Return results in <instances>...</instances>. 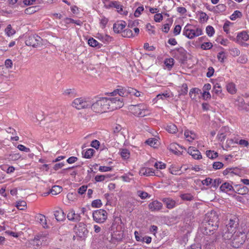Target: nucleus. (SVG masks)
I'll return each mask as SVG.
<instances>
[{"instance_id":"nucleus-40","label":"nucleus","mask_w":249,"mask_h":249,"mask_svg":"<svg viewBox=\"0 0 249 249\" xmlns=\"http://www.w3.org/2000/svg\"><path fill=\"white\" fill-rule=\"evenodd\" d=\"M180 198L183 200L191 201L194 197L191 194H183L180 196Z\"/></svg>"},{"instance_id":"nucleus-38","label":"nucleus","mask_w":249,"mask_h":249,"mask_svg":"<svg viewBox=\"0 0 249 249\" xmlns=\"http://www.w3.org/2000/svg\"><path fill=\"white\" fill-rule=\"evenodd\" d=\"M242 16V13L238 10H236L230 16V19L231 20H235L237 18H241Z\"/></svg>"},{"instance_id":"nucleus-2","label":"nucleus","mask_w":249,"mask_h":249,"mask_svg":"<svg viewBox=\"0 0 249 249\" xmlns=\"http://www.w3.org/2000/svg\"><path fill=\"white\" fill-rule=\"evenodd\" d=\"M222 237L224 240H231V244L234 248H239L247 239L246 233L240 231H235L231 233H223Z\"/></svg>"},{"instance_id":"nucleus-31","label":"nucleus","mask_w":249,"mask_h":249,"mask_svg":"<svg viewBox=\"0 0 249 249\" xmlns=\"http://www.w3.org/2000/svg\"><path fill=\"white\" fill-rule=\"evenodd\" d=\"M166 130L170 133H175L177 130L178 128L176 125L173 124H170L167 125L166 127Z\"/></svg>"},{"instance_id":"nucleus-10","label":"nucleus","mask_w":249,"mask_h":249,"mask_svg":"<svg viewBox=\"0 0 249 249\" xmlns=\"http://www.w3.org/2000/svg\"><path fill=\"white\" fill-rule=\"evenodd\" d=\"M74 231L81 238H85L88 233L86 225L83 222H80L75 226Z\"/></svg>"},{"instance_id":"nucleus-8","label":"nucleus","mask_w":249,"mask_h":249,"mask_svg":"<svg viewBox=\"0 0 249 249\" xmlns=\"http://www.w3.org/2000/svg\"><path fill=\"white\" fill-rule=\"evenodd\" d=\"M131 109L135 115L140 117H144L149 114L146 107L143 104L133 106Z\"/></svg>"},{"instance_id":"nucleus-12","label":"nucleus","mask_w":249,"mask_h":249,"mask_svg":"<svg viewBox=\"0 0 249 249\" xmlns=\"http://www.w3.org/2000/svg\"><path fill=\"white\" fill-rule=\"evenodd\" d=\"M188 153L191 155L194 159L199 160L202 158L199 151L194 147H189L188 149Z\"/></svg>"},{"instance_id":"nucleus-52","label":"nucleus","mask_w":249,"mask_h":249,"mask_svg":"<svg viewBox=\"0 0 249 249\" xmlns=\"http://www.w3.org/2000/svg\"><path fill=\"white\" fill-rule=\"evenodd\" d=\"M26 206V203L24 201H19L17 202V207L18 209L23 210Z\"/></svg>"},{"instance_id":"nucleus-55","label":"nucleus","mask_w":249,"mask_h":249,"mask_svg":"<svg viewBox=\"0 0 249 249\" xmlns=\"http://www.w3.org/2000/svg\"><path fill=\"white\" fill-rule=\"evenodd\" d=\"M144 8L143 6L138 7L135 11L134 16L135 17H139L140 15L141 14Z\"/></svg>"},{"instance_id":"nucleus-19","label":"nucleus","mask_w":249,"mask_h":249,"mask_svg":"<svg viewBox=\"0 0 249 249\" xmlns=\"http://www.w3.org/2000/svg\"><path fill=\"white\" fill-rule=\"evenodd\" d=\"M178 148H180L182 149H183L182 146H180L176 143H171L168 147V149L170 151L172 152L176 155H179L181 154V153L180 151L178 150Z\"/></svg>"},{"instance_id":"nucleus-41","label":"nucleus","mask_w":249,"mask_h":249,"mask_svg":"<svg viewBox=\"0 0 249 249\" xmlns=\"http://www.w3.org/2000/svg\"><path fill=\"white\" fill-rule=\"evenodd\" d=\"M206 155L209 158L213 159L218 157V153L213 151L208 150L206 151Z\"/></svg>"},{"instance_id":"nucleus-22","label":"nucleus","mask_w":249,"mask_h":249,"mask_svg":"<svg viewBox=\"0 0 249 249\" xmlns=\"http://www.w3.org/2000/svg\"><path fill=\"white\" fill-rule=\"evenodd\" d=\"M162 201L166 205V206L168 209H173L176 206V202L172 199L164 198L162 199Z\"/></svg>"},{"instance_id":"nucleus-7","label":"nucleus","mask_w":249,"mask_h":249,"mask_svg":"<svg viewBox=\"0 0 249 249\" xmlns=\"http://www.w3.org/2000/svg\"><path fill=\"white\" fill-rule=\"evenodd\" d=\"M91 102L88 98L80 97L76 98L72 103V106L77 109L91 107Z\"/></svg>"},{"instance_id":"nucleus-5","label":"nucleus","mask_w":249,"mask_h":249,"mask_svg":"<svg viewBox=\"0 0 249 249\" xmlns=\"http://www.w3.org/2000/svg\"><path fill=\"white\" fill-rule=\"evenodd\" d=\"M114 226V223H112L111 227L109 228L108 230H105L104 231H102V234L101 235L102 236V238L103 241L108 240V237L107 235H108L109 232L113 230V228ZM111 239L109 241H112V242H114V240L117 241H121L124 238V232L122 231H114L113 233H111Z\"/></svg>"},{"instance_id":"nucleus-18","label":"nucleus","mask_w":249,"mask_h":249,"mask_svg":"<svg viewBox=\"0 0 249 249\" xmlns=\"http://www.w3.org/2000/svg\"><path fill=\"white\" fill-rule=\"evenodd\" d=\"M249 39V36L245 31H243L239 33L236 37V41L241 44L243 41H247Z\"/></svg>"},{"instance_id":"nucleus-33","label":"nucleus","mask_w":249,"mask_h":249,"mask_svg":"<svg viewBox=\"0 0 249 249\" xmlns=\"http://www.w3.org/2000/svg\"><path fill=\"white\" fill-rule=\"evenodd\" d=\"M95 150L92 148L88 149L84 153L83 152L84 157L86 159H90L93 155Z\"/></svg>"},{"instance_id":"nucleus-54","label":"nucleus","mask_w":249,"mask_h":249,"mask_svg":"<svg viewBox=\"0 0 249 249\" xmlns=\"http://www.w3.org/2000/svg\"><path fill=\"white\" fill-rule=\"evenodd\" d=\"M224 164L219 161L214 162L213 164V168L215 170L220 169L222 168Z\"/></svg>"},{"instance_id":"nucleus-16","label":"nucleus","mask_w":249,"mask_h":249,"mask_svg":"<svg viewBox=\"0 0 249 249\" xmlns=\"http://www.w3.org/2000/svg\"><path fill=\"white\" fill-rule=\"evenodd\" d=\"M127 87L126 88H123L116 89L114 90L112 92H111L110 94L112 96H114L117 95V94L119 95L120 96H122V98L123 100V97L127 96V92H126L127 91ZM119 98H121L120 97Z\"/></svg>"},{"instance_id":"nucleus-9","label":"nucleus","mask_w":249,"mask_h":249,"mask_svg":"<svg viewBox=\"0 0 249 249\" xmlns=\"http://www.w3.org/2000/svg\"><path fill=\"white\" fill-rule=\"evenodd\" d=\"M93 220L97 223H103L107 219V213L103 209L94 211L92 213Z\"/></svg>"},{"instance_id":"nucleus-24","label":"nucleus","mask_w":249,"mask_h":249,"mask_svg":"<svg viewBox=\"0 0 249 249\" xmlns=\"http://www.w3.org/2000/svg\"><path fill=\"white\" fill-rule=\"evenodd\" d=\"M220 189L222 192H227L233 190V188L229 183L225 182L221 185Z\"/></svg>"},{"instance_id":"nucleus-62","label":"nucleus","mask_w":249,"mask_h":249,"mask_svg":"<svg viewBox=\"0 0 249 249\" xmlns=\"http://www.w3.org/2000/svg\"><path fill=\"white\" fill-rule=\"evenodd\" d=\"M18 148L22 151L25 152L26 153L29 152L30 151V150L29 148H27L22 144H19L18 146Z\"/></svg>"},{"instance_id":"nucleus-45","label":"nucleus","mask_w":249,"mask_h":249,"mask_svg":"<svg viewBox=\"0 0 249 249\" xmlns=\"http://www.w3.org/2000/svg\"><path fill=\"white\" fill-rule=\"evenodd\" d=\"M206 32L208 36H212L214 33V29L212 26L209 25L206 27Z\"/></svg>"},{"instance_id":"nucleus-53","label":"nucleus","mask_w":249,"mask_h":249,"mask_svg":"<svg viewBox=\"0 0 249 249\" xmlns=\"http://www.w3.org/2000/svg\"><path fill=\"white\" fill-rule=\"evenodd\" d=\"M200 14V21H206L209 18V17L207 16V15L202 11L199 12Z\"/></svg>"},{"instance_id":"nucleus-37","label":"nucleus","mask_w":249,"mask_h":249,"mask_svg":"<svg viewBox=\"0 0 249 249\" xmlns=\"http://www.w3.org/2000/svg\"><path fill=\"white\" fill-rule=\"evenodd\" d=\"M48 235L47 232H42L35 236V241L37 240H41L42 241H44L45 240H46V238Z\"/></svg>"},{"instance_id":"nucleus-30","label":"nucleus","mask_w":249,"mask_h":249,"mask_svg":"<svg viewBox=\"0 0 249 249\" xmlns=\"http://www.w3.org/2000/svg\"><path fill=\"white\" fill-rule=\"evenodd\" d=\"M62 188L58 185H54L53 186L50 191V193L53 195H56L62 191Z\"/></svg>"},{"instance_id":"nucleus-60","label":"nucleus","mask_w":249,"mask_h":249,"mask_svg":"<svg viewBox=\"0 0 249 249\" xmlns=\"http://www.w3.org/2000/svg\"><path fill=\"white\" fill-rule=\"evenodd\" d=\"M157 140L154 138L149 139L146 141V143L151 146H154L156 143Z\"/></svg>"},{"instance_id":"nucleus-15","label":"nucleus","mask_w":249,"mask_h":249,"mask_svg":"<svg viewBox=\"0 0 249 249\" xmlns=\"http://www.w3.org/2000/svg\"><path fill=\"white\" fill-rule=\"evenodd\" d=\"M126 23L124 21L117 22L113 25V30L116 33H119L123 30L126 26Z\"/></svg>"},{"instance_id":"nucleus-23","label":"nucleus","mask_w":249,"mask_h":249,"mask_svg":"<svg viewBox=\"0 0 249 249\" xmlns=\"http://www.w3.org/2000/svg\"><path fill=\"white\" fill-rule=\"evenodd\" d=\"M213 92L220 97H222L224 95L222 92V88L219 83H216L214 85Z\"/></svg>"},{"instance_id":"nucleus-44","label":"nucleus","mask_w":249,"mask_h":249,"mask_svg":"<svg viewBox=\"0 0 249 249\" xmlns=\"http://www.w3.org/2000/svg\"><path fill=\"white\" fill-rule=\"evenodd\" d=\"M226 137V135L223 132V129H221L217 136L218 139L222 142L225 139Z\"/></svg>"},{"instance_id":"nucleus-61","label":"nucleus","mask_w":249,"mask_h":249,"mask_svg":"<svg viewBox=\"0 0 249 249\" xmlns=\"http://www.w3.org/2000/svg\"><path fill=\"white\" fill-rule=\"evenodd\" d=\"M235 169V168H228L223 171V174L224 175H227L229 173L234 174V170Z\"/></svg>"},{"instance_id":"nucleus-35","label":"nucleus","mask_w":249,"mask_h":249,"mask_svg":"<svg viewBox=\"0 0 249 249\" xmlns=\"http://www.w3.org/2000/svg\"><path fill=\"white\" fill-rule=\"evenodd\" d=\"M137 195L142 199H144L150 197V196L147 193L141 190L137 191Z\"/></svg>"},{"instance_id":"nucleus-58","label":"nucleus","mask_w":249,"mask_h":249,"mask_svg":"<svg viewBox=\"0 0 249 249\" xmlns=\"http://www.w3.org/2000/svg\"><path fill=\"white\" fill-rule=\"evenodd\" d=\"M230 52L231 55L233 56H238L240 53V51L237 48H233L230 50Z\"/></svg>"},{"instance_id":"nucleus-43","label":"nucleus","mask_w":249,"mask_h":249,"mask_svg":"<svg viewBox=\"0 0 249 249\" xmlns=\"http://www.w3.org/2000/svg\"><path fill=\"white\" fill-rule=\"evenodd\" d=\"M174 59L170 58L165 60L164 64L168 68H171L174 65Z\"/></svg>"},{"instance_id":"nucleus-34","label":"nucleus","mask_w":249,"mask_h":249,"mask_svg":"<svg viewBox=\"0 0 249 249\" xmlns=\"http://www.w3.org/2000/svg\"><path fill=\"white\" fill-rule=\"evenodd\" d=\"M227 90L231 94H234L236 92L235 86L233 83H230L227 85Z\"/></svg>"},{"instance_id":"nucleus-14","label":"nucleus","mask_w":249,"mask_h":249,"mask_svg":"<svg viewBox=\"0 0 249 249\" xmlns=\"http://www.w3.org/2000/svg\"><path fill=\"white\" fill-rule=\"evenodd\" d=\"M185 50L182 48H176L170 51V53L177 58H179L178 54L181 56L184 57L185 55Z\"/></svg>"},{"instance_id":"nucleus-20","label":"nucleus","mask_w":249,"mask_h":249,"mask_svg":"<svg viewBox=\"0 0 249 249\" xmlns=\"http://www.w3.org/2000/svg\"><path fill=\"white\" fill-rule=\"evenodd\" d=\"M67 218L69 220L76 222L80 220L81 216L79 214L75 213L73 210H71L68 213Z\"/></svg>"},{"instance_id":"nucleus-42","label":"nucleus","mask_w":249,"mask_h":249,"mask_svg":"<svg viewBox=\"0 0 249 249\" xmlns=\"http://www.w3.org/2000/svg\"><path fill=\"white\" fill-rule=\"evenodd\" d=\"M5 32L6 34L8 36H10L13 35L15 33V31L14 30L12 29L11 25L10 24L8 25L6 28L5 30Z\"/></svg>"},{"instance_id":"nucleus-47","label":"nucleus","mask_w":249,"mask_h":249,"mask_svg":"<svg viewBox=\"0 0 249 249\" xmlns=\"http://www.w3.org/2000/svg\"><path fill=\"white\" fill-rule=\"evenodd\" d=\"M102 205L100 199H96L93 200L91 203V206L93 208H99Z\"/></svg>"},{"instance_id":"nucleus-11","label":"nucleus","mask_w":249,"mask_h":249,"mask_svg":"<svg viewBox=\"0 0 249 249\" xmlns=\"http://www.w3.org/2000/svg\"><path fill=\"white\" fill-rule=\"evenodd\" d=\"M42 39L37 35L29 36L25 41L26 45L32 46L34 48L39 46L41 44Z\"/></svg>"},{"instance_id":"nucleus-49","label":"nucleus","mask_w":249,"mask_h":249,"mask_svg":"<svg viewBox=\"0 0 249 249\" xmlns=\"http://www.w3.org/2000/svg\"><path fill=\"white\" fill-rule=\"evenodd\" d=\"M217 58L220 62L223 63L226 58L225 53L223 52H219L217 54Z\"/></svg>"},{"instance_id":"nucleus-39","label":"nucleus","mask_w":249,"mask_h":249,"mask_svg":"<svg viewBox=\"0 0 249 249\" xmlns=\"http://www.w3.org/2000/svg\"><path fill=\"white\" fill-rule=\"evenodd\" d=\"M122 36L124 37H131L134 36L135 35H133L132 31L130 29H125L123 31L122 33Z\"/></svg>"},{"instance_id":"nucleus-63","label":"nucleus","mask_w":249,"mask_h":249,"mask_svg":"<svg viewBox=\"0 0 249 249\" xmlns=\"http://www.w3.org/2000/svg\"><path fill=\"white\" fill-rule=\"evenodd\" d=\"M169 95L168 93H164L162 94H159L157 96V98L158 100L159 99H164L167 98L169 97Z\"/></svg>"},{"instance_id":"nucleus-28","label":"nucleus","mask_w":249,"mask_h":249,"mask_svg":"<svg viewBox=\"0 0 249 249\" xmlns=\"http://www.w3.org/2000/svg\"><path fill=\"white\" fill-rule=\"evenodd\" d=\"M181 167H176L175 166L172 165L169 168V172L175 175H180L182 174V173H180Z\"/></svg>"},{"instance_id":"nucleus-59","label":"nucleus","mask_w":249,"mask_h":249,"mask_svg":"<svg viewBox=\"0 0 249 249\" xmlns=\"http://www.w3.org/2000/svg\"><path fill=\"white\" fill-rule=\"evenodd\" d=\"M201 182L203 185H205L206 186H209V185H210L211 184H212L213 179L211 178H206V179L203 180L201 181Z\"/></svg>"},{"instance_id":"nucleus-50","label":"nucleus","mask_w":249,"mask_h":249,"mask_svg":"<svg viewBox=\"0 0 249 249\" xmlns=\"http://www.w3.org/2000/svg\"><path fill=\"white\" fill-rule=\"evenodd\" d=\"M36 12V6H31L26 8L25 10V13L26 14H32Z\"/></svg>"},{"instance_id":"nucleus-3","label":"nucleus","mask_w":249,"mask_h":249,"mask_svg":"<svg viewBox=\"0 0 249 249\" xmlns=\"http://www.w3.org/2000/svg\"><path fill=\"white\" fill-rule=\"evenodd\" d=\"M224 224L225 227L223 230L222 235L223 233H231L235 231L238 227L239 220L237 215L228 214Z\"/></svg>"},{"instance_id":"nucleus-46","label":"nucleus","mask_w":249,"mask_h":249,"mask_svg":"<svg viewBox=\"0 0 249 249\" xmlns=\"http://www.w3.org/2000/svg\"><path fill=\"white\" fill-rule=\"evenodd\" d=\"M226 6L223 4H219L216 6L215 11L216 12L220 13L226 10Z\"/></svg>"},{"instance_id":"nucleus-29","label":"nucleus","mask_w":249,"mask_h":249,"mask_svg":"<svg viewBox=\"0 0 249 249\" xmlns=\"http://www.w3.org/2000/svg\"><path fill=\"white\" fill-rule=\"evenodd\" d=\"M119 153L124 159H128L130 157V152L127 149H120Z\"/></svg>"},{"instance_id":"nucleus-13","label":"nucleus","mask_w":249,"mask_h":249,"mask_svg":"<svg viewBox=\"0 0 249 249\" xmlns=\"http://www.w3.org/2000/svg\"><path fill=\"white\" fill-rule=\"evenodd\" d=\"M148 207L152 212L159 211L161 209L162 204L157 200H154L149 204Z\"/></svg>"},{"instance_id":"nucleus-64","label":"nucleus","mask_w":249,"mask_h":249,"mask_svg":"<svg viewBox=\"0 0 249 249\" xmlns=\"http://www.w3.org/2000/svg\"><path fill=\"white\" fill-rule=\"evenodd\" d=\"M5 66L7 69H11L13 66V62L10 59H7L5 61Z\"/></svg>"},{"instance_id":"nucleus-6","label":"nucleus","mask_w":249,"mask_h":249,"mask_svg":"<svg viewBox=\"0 0 249 249\" xmlns=\"http://www.w3.org/2000/svg\"><path fill=\"white\" fill-rule=\"evenodd\" d=\"M192 27H195V26L190 24H187L183 29V35L192 39L202 34V30L201 28H196L195 29Z\"/></svg>"},{"instance_id":"nucleus-56","label":"nucleus","mask_w":249,"mask_h":249,"mask_svg":"<svg viewBox=\"0 0 249 249\" xmlns=\"http://www.w3.org/2000/svg\"><path fill=\"white\" fill-rule=\"evenodd\" d=\"M107 178L105 175H97L95 177V180L96 182H100L104 181Z\"/></svg>"},{"instance_id":"nucleus-21","label":"nucleus","mask_w":249,"mask_h":249,"mask_svg":"<svg viewBox=\"0 0 249 249\" xmlns=\"http://www.w3.org/2000/svg\"><path fill=\"white\" fill-rule=\"evenodd\" d=\"M136 240L137 241H141L142 242H145L147 244L151 243L152 238L149 236L142 237L139 235V233L138 231H135L134 232Z\"/></svg>"},{"instance_id":"nucleus-36","label":"nucleus","mask_w":249,"mask_h":249,"mask_svg":"<svg viewBox=\"0 0 249 249\" xmlns=\"http://www.w3.org/2000/svg\"><path fill=\"white\" fill-rule=\"evenodd\" d=\"M199 93H200V90L197 88H193L191 89L189 95L190 97L194 99L195 98L196 96V94H198Z\"/></svg>"},{"instance_id":"nucleus-1","label":"nucleus","mask_w":249,"mask_h":249,"mask_svg":"<svg viewBox=\"0 0 249 249\" xmlns=\"http://www.w3.org/2000/svg\"><path fill=\"white\" fill-rule=\"evenodd\" d=\"M124 105L122 98H100L96 102H91V108L96 113H102L120 108Z\"/></svg>"},{"instance_id":"nucleus-57","label":"nucleus","mask_w":249,"mask_h":249,"mask_svg":"<svg viewBox=\"0 0 249 249\" xmlns=\"http://www.w3.org/2000/svg\"><path fill=\"white\" fill-rule=\"evenodd\" d=\"M188 92V87L186 84H183L182 85V89L181 90V95H185L187 94Z\"/></svg>"},{"instance_id":"nucleus-17","label":"nucleus","mask_w":249,"mask_h":249,"mask_svg":"<svg viewBox=\"0 0 249 249\" xmlns=\"http://www.w3.org/2000/svg\"><path fill=\"white\" fill-rule=\"evenodd\" d=\"M141 175L145 176H153L156 175L155 171L152 168L143 167L141 169L139 172Z\"/></svg>"},{"instance_id":"nucleus-4","label":"nucleus","mask_w":249,"mask_h":249,"mask_svg":"<svg viewBox=\"0 0 249 249\" xmlns=\"http://www.w3.org/2000/svg\"><path fill=\"white\" fill-rule=\"evenodd\" d=\"M209 219L205 224L204 234L211 235L213 234V231L218 228L219 219L215 213H211L209 215Z\"/></svg>"},{"instance_id":"nucleus-26","label":"nucleus","mask_w":249,"mask_h":249,"mask_svg":"<svg viewBox=\"0 0 249 249\" xmlns=\"http://www.w3.org/2000/svg\"><path fill=\"white\" fill-rule=\"evenodd\" d=\"M88 44L91 47H96L98 49L102 46V44L99 43L96 40L92 37L89 39Z\"/></svg>"},{"instance_id":"nucleus-51","label":"nucleus","mask_w":249,"mask_h":249,"mask_svg":"<svg viewBox=\"0 0 249 249\" xmlns=\"http://www.w3.org/2000/svg\"><path fill=\"white\" fill-rule=\"evenodd\" d=\"M63 94L70 97L74 96L75 94V90L74 89H67L65 90Z\"/></svg>"},{"instance_id":"nucleus-25","label":"nucleus","mask_w":249,"mask_h":249,"mask_svg":"<svg viewBox=\"0 0 249 249\" xmlns=\"http://www.w3.org/2000/svg\"><path fill=\"white\" fill-rule=\"evenodd\" d=\"M54 215L56 220L57 221H61L62 220V209L58 207L56 208V210L54 211Z\"/></svg>"},{"instance_id":"nucleus-32","label":"nucleus","mask_w":249,"mask_h":249,"mask_svg":"<svg viewBox=\"0 0 249 249\" xmlns=\"http://www.w3.org/2000/svg\"><path fill=\"white\" fill-rule=\"evenodd\" d=\"M115 8L117 9V12L120 14L127 15L128 12L127 11H124L123 6L120 5L118 1H116V4L115 5Z\"/></svg>"},{"instance_id":"nucleus-48","label":"nucleus","mask_w":249,"mask_h":249,"mask_svg":"<svg viewBox=\"0 0 249 249\" xmlns=\"http://www.w3.org/2000/svg\"><path fill=\"white\" fill-rule=\"evenodd\" d=\"M213 44L212 43L210 42H205L202 44L201 46V49L203 50H206L208 49H210L213 47Z\"/></svg>"},{"instance_id":"nucleus-27","label":"nucleus","mask_w":249,"mask_h":249,"mask_svg":"<svg viewBox=\"0 0 249 249\" xmlns=\"http://www.w3.org/2000/svg\"><path fill=\"white\" fill-rule=\"evenodd\" d=\"M37 221L44 228L48 227L46 217L42 214H39L37 216Z\"/></svg>"}]
</instances>
